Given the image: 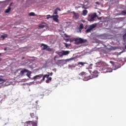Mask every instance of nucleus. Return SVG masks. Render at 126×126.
Here are the masks:
<instances>
[{
	"label": "nucleus",
	"instance_id": "nucleus-1",
	"mask_svg": "<svg viewBox=\"0 0 126 126\" xmlns=\"http://www.w3.org/2000/svg\"><path fill=\"white\" fill-rule=\"evenodd\" d=\"M74 41L75 42L76 45L83 44L87 41V40L86 39H84L80 37H77V38H75Z\"/></svg>",
	"mask_w": 126,
	"mask_h": 126
},
{
	"label": "nucleus",
	"instance_id": "nucleus-2",
	"mask_svg": "<svg viewBox=\"0 0 126 126\" xmlns=\"http://www.w3.org/2000/svg\"><path fill=\"white\" fill-rule=\"evenodd\" d=\"M96 13H94V14L88 15V21L89 22H93L94 21V19L96 17Z\"/></svg>",
	"mask_w": 126,
	"mask_h": 126
},
{
	"label": "nucleus",
	"instance_id": "nucleus-3",
	"mask_svg": "<svg viewBox=\"0 0 126 126\" xmlns=\"http://www.w3.org/2000/svg\"><path fill=\"white\" fill-rule=\"evenodd\" d=\"M30 116H31L32 118H34L33 121H29V122L30 123H34L35 122V123H37V120L38 119V118L37 116H35V114L33 113H32L30 114Z\"/></svg>",
	"mask_w": 126,
	"mask_h": 126
},
{
	"label": "nucleus",
	"instance_id": "nucleus-4",
	"mask_svg": "<svg viewBox=\"0 0 126 126\" xmlns=\"http://www.w3.org/2000/svg\"><path fill=\"white\" fill-rule=\"evenodd\" d=\"M25 72H27V76L28 77L30 78V76L31 75V71H29V70L26 69H24L23 70H21V73H22V74H24Z\"/></svg>",
	"mask_w": 126,
	"mask_h": 126
},
{
	"label": "nucleus",
	"instance_id": "nucleus-5",
	"mask_svg": "<svg viewBox=\"0 0 126 126\" xmlns=\"http://www.w3.org/2000/svg\"><path fill=\"white\" fill-rule=\"evenodd\" d=\"M109 63H110L112 64V66H113V67H114L115 70H116L120 68V67L118 66V65H119L118 63H115V62H114L113 61H110Z\"/></svg>",
	"mask_w": 126,
	"mask_h": 126
},
{
	"label": "nucleus",
	"instance_id": "nucleus-6",
	"mask_svg": "<svg viewBox=\"0 0 126 126\" xmlns=\"http://www.w3.org/2000/svg\"><path fill=\"white\" fill-rule=\"evenodd\" d=\"M83 77H84L83 78V80L85 81H87L89 80L90 79H92L94 78L91 75H89V74L86 75V76H84Z\"/></svg>",
	"mask_w": 126,
	"mask_h": 126
},
{
	"label": "nucleus",
	"instance_id": "nucleus-7",
	"mask_svg": "<svg viewBox=\"0 0 126 126\" xmlns=\"http://www.w3.org/2000/svg\"><path fill=\"white\" fill-rule=\"evenodd\" d=\"M98 71L97 70H94V72H92V74H91V75L93 78H95L98 77Z\"/></svg>",
	"mask_w": 126,
	"mask_h": 126
},
{
	"label": "nucleus",
	"instance_id": "nucleus-8",
	"mask_svg": "<svg viewBox=\"0 0 126 126\" xmlns=\"http://www.w3.org/2000/svg\"><path fill=\"white\" fill-rule=\"evenodd\" d=\"M43 74H38L32 77V79H34V80L40 79L41 78L43 77Z\"/></svg>",
	"mask_w": 126,
	"mask_h": 126
},
{
	"label": "nucleus",
	"instance_id": "nucleus-9",
	"mask_svg": "<svg viewBox=\"0 0 126 126\" xmlns=\"http://www.w3.org/2000/svg\"><path fill=\"white\" fill-rule=\"evenodd\" d=\"M52 17L53 18V20L54 22L58 23H59V19H58L59 16L58 15H53Z\"/></svg>",
	"mask_w": 126,
	"mask_h": 126
},
{
	"label": "nucleus",
	"instance_id": "nucleus-10",
	"mask_svg": "<svg viewBox=\"0 0 126 126\" xmlns=\"http://www.w3.org/2000/svg\"><path fill=\"white\" fill-rule=\"evenodd\" d=\"M71 13H73V18H74L76 19H77L79 18V14L78 13H75L74 11H73Z\"/></svg>",
	"mask_w": 126,
	"mask_h": 126
},
{
	"label": "nucleus",
	"instance_id": "nucleus-11",
	"mask_svg": "<svg viewBox=\"0 0 126 126\" xmlns=\"http://www.w3.org/2000/svg\"><path fill=\"white\" fill-rule=\"evenodd\" d=\"M63 56H66L69 54L70 51H61Z\"/></svg>",
	"mask_w": 126,
	"mask_h": 126
},
{
	"label": "nucleus",
	"instance_id": "nucleus-12",
	"mask_svg": "<svg viewBox=\"0 0 126 126\" xmlns=\"http://www.w3.org/2000/svg\"><path fill=\"white\" fill-rule=\"evenodd\" d=\"M41 46H43V47H42V50H45L49 47V46L48 45L44 44L43 43L41 44Z\"/></svg>",
	"mask_w": 126,
	"mask_h": 126
},
{
	"label": "nucleus",
	"instance_id": "nucleus-13",
	"mask_svg": "<svg viewBox=\"0 0 126 126\" xmlns=\"http://www.w3.org/2000/svg\"><path fill=\"white\" fill-rule=\"evenodd\" d=\"M50 74H44V76H42V79L41 80V81H44L45 80V78H48L50 77Z\"/></svg>",
	"mask_w": 126,
	"mask_h": 126
},
{
	"label": "nucleus",
	"instance_id": "nucleus-14",
	"mask_svg": "<svg viewBox=\"0 0 126 126\" xmlns=\"http://www.w3.org/2000/svg\"><path fill=\"white\" fill-rule=\"evenodd\" d=\"M56 54H58L59 57H62L63 56V54L62 53V51H56Z\"/></svg>",
	"mask_w": 126,
	"mask_h": 126
},
{
	"label": "nucleus",
	"instance_id": "nucleus-15",
	"mask_svg": "<svg viewBox=\"0 0 126 126\" xmlns=\"http://www.w3.org/2000/svg\"><path fill=\"white\" fill-rule=\"evenodd\" d=\"M96 24H92V25H90L89 27V28L88 29H91V30H93L94 28H96Z\"/></svg>",
	"mask_w": 126,
	"mask_h": 126
},
{
	"label": "nucleus",
	"instance_id": "nucleus-16",
	"mask_svg": "<svg viewBox=\"0 0 126 126\" xmlns=\"http://www.w3.org/2000/svg\"><path fill=\"white\" fill-rule=\"evenodd\" d=\"M1 77H2V76H0V83H4L5 81H6V80H3Z\"/></svg>",
	"mask_w": 126,
	"mask_h": 126
},
{
	"label": "nucleus",
	"instance_id": "nucleus-17",
	"mask_svg": "<svg viewBox=\"0 0 126 126\" xmlns=\"http://www.w3.org/2000/svg\"><path fill=\"white\" fill-rule=\"evenodd\" d=\"M83 28H84V26H83V24H81L80 25V26H79V32H81V30L82 29H83Z\"/></svg>",
	"mask_w": 126,
	"mask_h": 126
},
{
	"label": "nucleus",
	"instance_id": "nucleus-18",
	"mask_svg": "<svg viewBox=\"0 0 126 126\" xmlns=\"http://www.w3.org/2000/svg\"><path fill=\"white\" fill-rule=\"evenodd\" d=\"M88 13V11L87 10H84L83 11V15L85 16L87 15Z\"/></svg>",
	"mask_w": 126,
	"mask_h": 126
},
{
	"label": "nucleus",
	"instance_id": "nucleus-19",
	"mask_svg": "<svg viewBox=\"0 0 126 126\" xmlns=\"http://www.w3.org/2000/svg\"><path fill=\"white\" fill-rule=\"evenodd\" d=\"M99 65H100L99 66V67H101V66H103L104 65H105V63H104L103 62H100L99 63H98Z\"/></svg>",
	"mask_w": 126,
	"mask_h": 126
},
{
	"label": "nucleus",
	"instance_id": "nucleus-20",
	"mask_svg": "<svg viewBox=\"0 0 126 126\" xmlns=\"http://www.w3.org/2000/svg\"><path fill=\"white\" fill-rule=\"evenodd\" d=\"M58 10L60 11V9H59L58 8H56V9L54 11V12L53 14L54 15L58 14Z\"/></svg>",
	"mask_w": 126,
	"mask_h": 126
},
{
	"label": "nucleus",
	"instance_id": "nucleus-21",
	"mask_svg": "<svg viewBox=\"0 0 126 126\" xmlns=\"http://www.w3.org/2000/svg\"><path fill=\"white\" fill-rule=\"evenodd\" d=\"M113 71V69L111 68H108L107 69V70L106 71V72H111Z\"/></svg>",
	"mask_w": 126,
	"mask_h": 126
},
{
	"label": "nucleus",
	"instance_id": "nucleus-22",
	"mask_svg": "<svg viewBox=\"0 0 126 126\" xmlns=\"http://www.w3.org/2000/svg\"><path fill=\"white\" fill-rule=\"evenodd\" d=\"M86 75H88V74H87L86 72H82V73H81L80 74V76H83V77L86 76Z\"/></svg>",
	"mask_w": 126,
	"mask_h": 126
},
{
	"label": "nucleus",
	"instance_id": "nucleus-23",
	"mask_svg": "<svg viewBox=\"0 0 126 126\" xmlns=\"http://www.w3.org/2000/svg\"><path fill=\"white\" fill-rule=\"evenodd\" d=\"M7 37V34H5L4 35H1L0 38H2V40H4L5 38Z\"/></svg>",
	"mask_w": 126,
	"mask_h": 126
},
{
	"label": "nucleus",
	"instance_id": "nucleus-24",
	"mask_svg": "<svg viewBox=\"0 0 126 126\" xmlns=\"http://www.w3.org/2000/svg\"><path fill=\"white\" fill-rule=\"evenodd\" d=\"M10 10H11V7H8V9H6V10L5 11V12L6 13H8L10 12Z\"/></svg>",
	"mask_w": 126,
	"mask_h": 126
},
{
	"label": "nucleus",
	"instance_id": "nucleus-25",
	"mask_svg": "<svg viewBox=\"0 0 126 126\" xmlns=\"http://www.w3.org/2000/svg\"><path fill=\"white\" fill-rule=\"evenodd\" d=\"M86 64V63H83V62H78V64H80L82 66H84V64Z\"/></svg>",
	"mask_w": 126,
	"mask_h": 126
},
{
	"label": "nucleus",
	"instance_id": "nucleus-26",
	"mask_svg": "<svg viewBox=\"0 0 126 126\" xmlns=\"http://www.w3.org/2000/svg\"><path fill=\"white\" fill-rule=\"evenodd\" d=\"M53 18V16H51L50 15H47L46 19H47V20H48L49 19Z\"/></svg>",
	"mask_w": 126,
	"mask_h": 126
},
{
	"label": "nucleus",
	"instance_id": "nucleus-27",
	"mask_svg": "<svg viewBox=\"0 0 126 126\" xmlns=\"http://www.w3.org/2000/svg\"><path fill=\"white\" fill-rule=\"evenodd\" d=\"M46 51L48 52H52L53 51V49L50 48V47L47 48L46 49H45Z\"/></svg>",
	"mask_w": 126,
	"mask_h": 126
},
{
	"label": "nucleus",
	"instance_id": "nucleus-28",
	"mask_svg": "<svg viewBox=\"0 0 126 126\" xmlns=\"http://www.w3.org/2000/svg\"><path fill=\"white\" fill-rule=\"evenodd\" d=\"M29 15L30 16H35V13L31 12V13H30Z\"/></svg>",
	"mask_w": 126,
	"mask_h": 126
},
{
	"label": "nucleus",
	"instance_id": "nucleus-29",
	"mask_svg": "<svg viewBox=\"0 0 126 126\" xmlns=\"http://www.w3.org/2000/svg\"><path fill=\"white\" fill-rule=\"evenodd\" d=\"M92 29H91L90 28H88L86 31V32H87V33H89L91 32Z\"/></svg>",
	"mask_w": 126,
	"mask_h": 126
},
{
	"label": "nucleus",
	"instance_id": "nucleus-30",
	"mask_svg": "<svg viewBox=\"0 0 126 126\" xmlns=\"http://www.w3.org/2000/svg\"><path fill=\"white\" fill-rule=\"evenodd\" d=\"M122 14L123 15H126V10L122 11Z\"/></svg>",
	"mask_w": 126,
	"mask_h": 126
},
{
	"label": "nucleus",
	"instance_id": "nucleus-31",
	"mask_svg": "<svg viewBox=\"0 0 126 126\" xmlns=\"http://www.w3.org/2000/svg\"><path fill=\"white\" fill-rule=\"evenodd\" d=\"M39 28H45V25H43L42 24H41L39 26Z\"/></svg>",
	"mask_w": 126,
	"mask_h": 126
},
{
	"label": "nucleus",
	"instance_id": "nucleus-32",
	"mask_svg": "<svg viewBox=\"0 0 126 126\" xmlns=\"http://www.w3.org/2000/svg\"><path fill=\"white\" fill-rule=\"evenodd\" d=\"M63 61H64L63 60H58V62L60 63H63Z\"/></svg>",
	"mask_w": 126,
	"mask_h": 126
},
{
	"label": "nucleus",
	"instance_id": "nucleus-33",
	"mask_svg": "<svg viewBox=\"0 0 126 126\" xmlns=\"http://www.w3.org/2000/svg\"><path fill=\"white\" fill-rule=\"evenodd\" d=\"M47 80L52 81V78L51 77H49L48 78H47Z\"/></svg>",
	"mask_w": 126,
	"mask_h": 126
},
{
	"label": "nucleus",
	"instance_id": "nucleus-34",
	"mask_svg": "<svg viewBox=\"0 0 126 126\" xmlns=\"http://www.w3.org/2000/svg\"><path fill=\"white\" fill-rule=\"evenodd\" d=\"M47 74H48V75H49V76H52L53 73V72H51L50 73L49 72H47Z\"/></svg>",
	"mask_w": 126,
	"mask_h": 126
},
{
	"label": "nucleus",
	"instance_id": "nucleus-35",
	"mask_svg": "<svg viewBox=\"0 0 126 126\" xmlns=\"http://www.w3.org/2000/svg\"><path fill=\"white\" fill-rule=\"evenodd\" d=\"M95 4L99 5V3L98 1L95 2Z\"/></svg>",
	"mask_w": 126,
	"mask_h": 126
},
{
	"label": "nucleus",
	"instance_id": "nucleus-36",
	"mask_svg": "<svg viewBox=\"0 0 126 126\" xmlns=\"http://www.w3.org/2000/svg\"><path fill=\"white\" fill-rule=\"evenodd\" d=\"M50 80H46V83H49V81Z\"/></svg>",
	"mask_w": 126,
	"mask_h": 126
},
{
	"label": "nucleus",
	"instance_id": "nucleus-37",
	"mask_svg": "<svg viewBox=\"0 0 126 126\" xmlns=\"http://www.w3.org/2000/svg\"><path fill=\"white\" fill-rule=\"evenodd\" d=\"M39 96H44V94H39Z\"/></svg>",
	"mask_w": 126,
	"mask_h": 126
},
{
	"label": "nucleus",
	"instance_id": "nucleus-38",
	"mask_svg": "<svg viewBox=\"0 0 126 126\" xmlns=\"http://www.w3.org/2000/svg\"><path fill=\"white\" fill-rule=\"evenodd\" d=\"M57 58V56L55 57L54 58V61H56V59Z\"/></svg>",
	"mask_w": 126,
	"mask_h": 126
},
{
	"label": "nucleus",
	"instance_id": "nucleus-39",
	"mask_svg": "<svg viewBox=\"0 0 126 126\" xmlns=\"http://www.w3.org/2000/svg\"><path fill=\"white\" fill-rule=\"evenodd\" d=\"M1 55V53H0V56ZM1 61V58H0V62Z\"/></svg>",
	"mask_w": 126,
	"mask_h": 126
},
{
	"label": "nucleus",
	"instance_id": "nucleus-40",
	"mask_svg": "<svg viewBox=\"0 0 126 126\" xmlns=\"http://www.w3.org/2000/svg\"><path fill=\"white\" fill-rule=\"evenodd\" d=\"M65 37H68V35H66Z\"/></svg>",
	"mask_w": 126,
	"mask_h": 126
},
{
	"label": "nucleus",
	"instance_id": "nucleus-41",
	"mask_svg": "<svg viewBox=\"0 0 126 126\" xmlns=\"http://www.w3.org/2000/svg\"><path fill=\"white\" fill-rule=\"evenodd\" d=\"M4 50H5V51L6 50V48H5V49H4Z\"/></svg>",
	"mask_w": 126,
	"mask_h": 126
}]
</instances>
